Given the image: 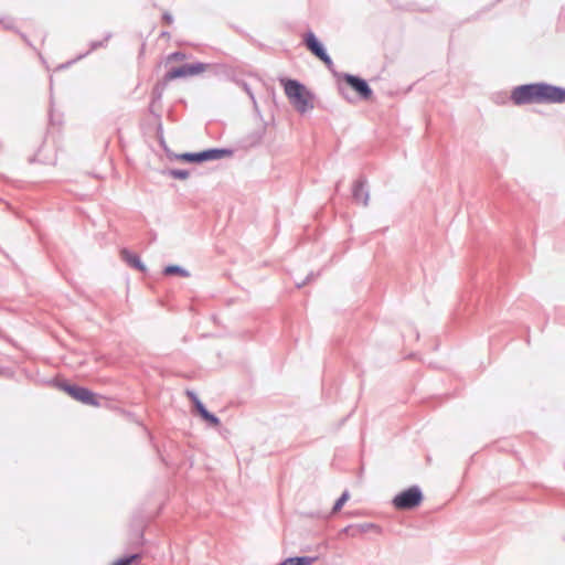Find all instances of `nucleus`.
Listing matches in <instances>:
<instances>
[{"label":"nucleus","mask_w":565,"mask_h":565,"mask_svg":"<svg viewBox=\"0 0 565 565\" xmlns=\"http://www.w3.org/2000/svg\"><path fill=\"white\" fill-rule=\"evenodd\" d=\"M139 558H140L139 554H132V555H129V556H126V557H122V558L118 559L113 565H131L132 562H135V561H137Z\"/></svg>","instance_id":"19"},{"label":"nucleus","mask_w":565,"mask_h":565,"mask_svg":"<svg viewBox=\"0 0 565 565\" xmlns=\"http://www.w3.org/2000/svg\"><path fill=\"white\" fill-rule=\"evenodd\" d=\"M303 285H305V282H302V284H297V287H298V288H300V287H302Z\"/></svg>","instance_id":"30"},{"label":"nucleus","mask_w":565,"mask_h":565,"mask_svg":"<svg viewBox=\"0 0 565 565\" xmlns=\"http://www.w3.org/2000/svg\"><path fill=\"white\" fill-rule=\"evenodd\" d=\"M60 387L71 395L74 399L90 406H99L96 395L86 387L72 385L66 382L60 384Z\"/></svg>","instance_id":"4"},{"label":"nucleus","mask_w":565,"mask_h":565,"mask_svg":"<svg viewBox=\"0 0 565 565\" xmlns=\"http://www.w3.org/2000/svg\"><path fill=\"white\" fill-rule=\"evenodd\" d=\"M207 67H209V64H205L202 62H196L193 64H184V65H181L179 67H173L170 71H168L164 75V79L167 82H169V81H172L175 78L195 76V75H199V74L203 73L204 71H206Z\"/></svg>","instance_id":"5"},{"label":"nucleus","mask_w":565,"mask_h":565,"mask_svg":"<svg viewBox=\"0 0 565 565\" xmlns=\"http://www.w3.org/2000/svg\"><path fill=\"white\" fill-rule=\"evenodd\" d=\"M311 279H312V274L308 275L306 278L307 281H310Z\"/></svg>","instance_id":"28"},{"label":"nucleus","mask_w":565,"mask_h":565,"mask_svg":"<svg viewBox=\"0 0 565 565\" xmlns=\"http://www.w3.org/2000/svg\"><path fill=\"white\" fill-rule=\"evenodd\" d=\"M324 64L326 66L328 67V70L330 71H333V67H334V64L331 60V57L329 56L328 53L323 54L321 57H319Z\"/></svg>","instance_id":"20"},{"label":"nucleus","mask_w":565,"mask_h":565,"mask_svg":"<svg viewBox=\"0 0 565 565\" xmlns=\"http://www.w3.org/2000/svg\"><path fill=\"white\" fill-rule=\"evenodd\" d=\"M162 19L167 24H171L173 22V17L169 12H164Z\"/></svg>","instance_id":"24"},{"label":"nucleus","mask_w":565,"mask_h":565,"mask_svg":"<svg viewBox=\"0 0 565 565\" xmlns=\"http://www.w3.org/2000/svg\"><path fill=\"white\" fill-rule=\"evenodd\" d=\"M263 135H264V132H263V131L258 132V135H257V141H259V140L263 138Z\"/></svg>","instance_id":"26"},{"label":"nucleus","mask_w":565,"mask_h":565,"mask_svg":"<svg viewBox=\"0 0 565 565\" xmlns=\"http://www.w3.org/2000/svg\"><path fill=\"white\" fill-rule=\"evenodd\" d=\"M423 501V493L419 487L413 486L398 494L393 499V505L398 510H412L418 507Z\"/></svg>","instance_id":"2"},{"label":"nucleus","mask_w":565,"mask_h":565,"mask_svg":"<svg viewBox=\"0 0 565 565\" xmlns=\"http://www.w3.org/2000/svg\"><path fill=\"white\" fill-rule=\"evenodd\" d=\"M0 23L4 29L11 30L13 29V20L11 18H1Z\"/></svg>","instance_id":"21"},{"label":"nucleus","mask_w":565,"mask_h":565,"mask_svg":"<svg viewBox=\"0 0 565 565\" xmlns=\"http://www.w3.org/2000/svg\"><path fill=\"white\" fill-rule=\"evenodd\" d=\"M341 77L362 99L367 100L372 97L373 90L365 79L348 73L342 74Z\"/></svg>","instance_id":"7"},{"label":"nucleus","mask_w":565,"mask_h":565,"mask_svg":"<svg viewBox=\"0 0 565 565\" xmlns=\"http://www.w3.org/2000/svg\"><path fill=\"white\" fill-rule=\"evenodd\" d=\"M2 373V370L0 369V374Z\"/></svg>","instance_id":"31"},{"label":"nucleus","mask_w":565,"mask_h":565,"mask_svg":"<svg viewBox=\"0 0 565 565\" xmlns=\"http://www.w3.org/2000/svg\"><path fill=\"white\" fill-rule=\"evenodd\" d=\"M188 395L191 397V399L193 401V404L195 406V409L198 411V413L200 414V416L206 420L210 425L212 426H217L220 425V419L218 417H216L214 414L210 413L206 407L204 406V404L198 398V396L192 393V392H188Z\"/></svg>","instance_id":"8"},{"label":"nucleus","mask_w":565,"mask_h":565,"mask_svg":"<svg viewBox=\"0 0 565 565\" xmlns=\"http://www.w3.org/2000/svg\"><path fill=\"white\" fill-rule=\"evenodd\" d=\"M539 90L540 83L516 86L511 93V100L518 106L539 103Z\"/></svg>","instance_id":"3"},{"label":"nucleus","mask_w":565,"mask_h":565,"mask_svg":"<svg viewBox=\"0 0 565 565\" xmlns=\"http://www.w3.org/2000/svg\"><path fill=\"white\" fill-rule=\"evenodd\" d=\"M121 257L122 259L130 266L139 271H146V266L140 260V257L137 254L130 253L128 249L121 250Z\"/></svg>","instance_id":"12"},{"label":"nucleus","mask_w":565,"mask_h":565,"mask_svg":"<svg viewBox=\"0 0 565 565\" xmlns=\"http://www.w3.org/2000/svg\"><path fill=\"white\" fill-rule=\"evenodd\" d=\"M152 95H153V99H160V98H161V95H162V89H161V88H159V86L157 85V86L153 88Z\"/></svg>","instance_id":"23"},{"label":"nucleus","mask_w":565,"mask_h":565,"mask_svg":"<svg viewBox=\"0 0 565 565\" xmlns=\"http://www.w3.org/2000/svg\"><path fill=\"white\" fill-rule=\"evenodd\" d=\"M164 173L171 178L180 180H185L190 175L189 171L184 169H169Z\"/></svg>","instance_id":"16"},{"label":"nucleus","mask_w":565,"mask_h":565,"mask_svg":"<svg viewBox=\"0 0 565 565\" xmlns=\"http://www.w3.org/2000/svg\"><path fill=\"white\" fill-rule=\"evenodd\" d=\"M200 152H201V161L202 162L210 161V160H217L223 157H230L233 153L232 150L225 149V148H212V149H206V150H203Z\"/></svg>","instance_id":"11"},{"label":"nucleus","mask_w":565,"mask_h":565,"mask_svg":"<svg viewBox=\"0 0 565 565\" xmlns=\"http://www.w3.org/2000/svg\"><path fill=\"white\" fill-rule=\"evenodd\" d=\"M184 57H185V55L183 53L174 52V53L170 54L169 60L180 61V60H183Z\"/></svg>","instance_id":"22"},{"label":"nucleus","mask_w":565,"mask_h":565,"mask_svg":"<svg viewBox=\"0 0 565 565\" xmlns=\"http://www.w3.org/2000/svg\"><path fill=\"white\" fill-rule=\"evenodd\" d=\"M292 559L294 565H311L316 558L310 556H296L290 557Z\"/></svg>","instance_id":"18"},{"label":"nucleus","mask_w":565,"mask_h":565,"mask_svg":"<svg viewBox=\"0 0 565 565\" xmlns=\"http://www.w3.org/2000/svg\"><path fill=\"white\" fill-rule=\"evenodd\" d=\"M245 90L249 94V96L253 98L252 93L249 92L248 87L245 85Z\"/></svg>","instance_id":"27"},{"label":"nucleus","mask_w":565,"mask_h":565,"mask_svg":"<svg viewBox=\"0 0 565 565\" xmlns=\"http://www.w3.org/2000/svg\"><path fill=\"white\" fill-rule=\"evenodd\" d=\"M175 158L178 160L186 161V162H196L201 163V152H184L181 154H177Z\"/></svg>","instance_id":"15"},{"label":"nucleus","mask_w":565,"mask_h":565,"mask_svg":"<svg viewBox=\"0 0 565 565\" xmlns=\"http://www.w3.org/2000/svg\"><path fill=\"white\" fill-rule=\"evenodd\" d=\"M366 180L364 178H359L352 188V196L353 200L358 203H362L364 206L369 204L370 194L365 189Z\"/></svg>","instance_id":"9"},{"label":"nucleus","mask_w":565,"mask_h":565,"mask_svg":"<svg viewBox=\"0 0 565 565\" xmlns=\"http://www.w3.org/2000/svg\"><path fill=\"white\" fill-rule=\"evenodd\" d=\"M339 89H340L341 94L347 98L344 89L342 87H340Z\"/></svg>","instance_id":"29"},{"label":"nucleus","mask_w":565,"mask_h":565,"mask_svg":"<svg viewBox=\"0 0 565 565\" xmlns=\"http://www.w3.org/2000/svg\"><path fill=\"white\" fill-rule=\"evenodd\" d=\"M285 94L291 105L301 114L313 108V95L296 79H281Z\"/></svg>","instance_id":"1"},{"label":"nucleus","mask_w":565,"mask_h":565,"mask_svg":"<svg viewBox=\"0 0 565 565\" xmlns=\"http://www.w3.org/2000/svg\"><path fill=\"white\" fill-rule=\"evenodd\" d=\"M350 498V494H349V491H344L341 497L335 501L333 508H332V512L333 513H337L341 510V508L343 507V504L349 500Z\"/></svg>","instance_id":"17"},{"label":"nucleus","mask_w":565,"mask_h":565,"mask_svg":"<svg viewBox=\"0 0 565 565\" xmlns=\"http://www.w3.org/2000/svg\"><path fill=\"white\" fill-rule=\"evenodd\" d=\"M305 44L307 49L318 58L327 53L322 43L317 39L313 32L309 31L305 35Z\"/></svg>","instance_id":"10"},{"label":"nucleus","mask_w":565,"mask_h":565,"mask_svg":"<svg viewBox=\"0 0 565 565\" xmlns=\"http://www.w3.org/2000/svg\"><path fill=\"white\" fill-rule=\"evenodd\" d=\"M539 104H561L565 102V88L540 83Z\"/></svg>","instance_id":"6"},{"label":"nucleus","mask_w":565,"mask_h":565,"mask_svg":"<svg viewBox=\"0 0 565 565\" xmlns=\"http://www.w3.org/2000/svg\"><path fill=\"white\" fill-rule=\"evenodd\" d=\"M164 275H180L182 277H189L190 273L179 265H169L163 270Z\"/></svg>","instance_id":"14"},{"label":"nucleus","mask_w":565,"mask_h":565,"mask_svg":"<svg viewBox=\"0 0 565 565\" xmlns=\"http://www.w3.org/2000/svg\"><path fill=\"white\" fill-rule=\"evenodd\" d=\"M278 565H294V564H292V559L290 557H288L285 561H282L281 563H279Z\"/></svg>","instance_id":"25"},{"label":"nucleus","mask_w":565,"mask_h":565,"mask_svg":"<svg viewBox=\"0 0 565 565\" xmlns=\"http://www.w3.org/2000/svg\"><path fill=\"white\" fill-rule=\"evenodd\" d=\"M110 38H111V33H107L105 35L104 40H102V41H92L89 43V50L86 53L81 54L76 60H81V58L85 57L86 55H88L90 52H93V51H95V50H97L99 47L106 46V44H107V42L109 41Z\"/></svg>","instance_id":"13"}]
</instances>
